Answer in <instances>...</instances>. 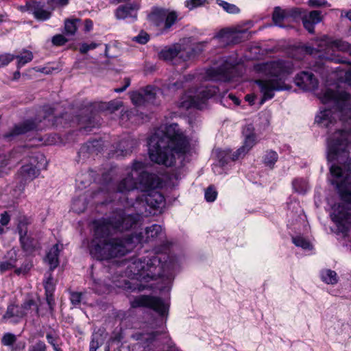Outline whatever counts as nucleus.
Listing matches in <instances>:
<instances>
[{
    "label": "nucleus",
    "mask_w": 351,
    "mask_h": 351,
    "mask_svg": "<svg viewBox=\"0 0 351 351\" xmlns=\"http://www.w3.org/2000/svg\"><path fill=\"white\" fill-rule=\"evenodd\" d=\"M167 10L161 8L154 7L149 14V20L160 21L165 18Z\"/></svg>",
    "instance_id": "nucleus-34"
},
{
    "label": "nucleus",
    "mask_w": 351,
    "mask_h": 351,
    "mask_svg": "<svg viewBox=\"0 0 351 351\" xmlns=\"http://www.w3.org/2000/svg\"><path fill=\"white\" fill-rule=\"evenodd\" d=\"M228 97L236 104L239 105L240 101L239 99L234 95L229 94Z\"/></svg>",
    "instance_id": "nucleus-64"
},
{
    "label": "nucleus",
    "mask_w": 351,
    "mask_h": 351,
    "mask_svg": "<svg viewBox=\"0 0 351 351\" xmlns=\"http://www.w3.org/2000/svg\"><path fill=\"white\" fill-rule=\"evenodd\" d=\"M351 49V45L346 42L340 40H332L325 36L317 44V48L306 47L301 50L305 51L306 53L316 55L319 53L318 57L322 59L334 61L335 62H345L339 58L333 56L336 50L341 51H349Z\"/></svg>",
    "instance_id": "nucleus-8"
},
{
    "label": "nucleus",
    "mask_w": 351,
    "mask_h": 351,
    "mask_svg": "<svg viewBox=\"0 0 351 351\" xmlns=\"http://www.w3.org/2000/svg\"><path fill=\"white\" fill-rule=\"evenodd\" d=\"M70 300L73 306H79L84 300V294L80 292H71Z\"/></svg>",
    "instance_id": "nucleus-39"
},
{
    "label": "nucleus",
    "mask_w": 351,
    "mask_h": 351,
    "mask_svg": "<svg viewBox=\"0 0 351 351\" xmlns=\"http://www.w3.org/2000/svg\"><path fill=\"white\" fill-rule=\"evenodd\" d=\"M304 27L309 33H313L315 29V23H303Z\"/></svg>",
    "instance_id": "nucleus-63"
},
{
    "label": "nucleus",
    "mask_w": 351,
    "mask_h": 351,
    "mask_svg": "<svg viewBox=\"0 0 351 351\" xmlns=\"http://www.w3.org/2000/svg\"><path fill=\"white\" fill-rule=\"evenodd\" d=\"M295 83L300 88L305 90L315 89L318 85V81L313 74L308 71H302L295 77Z\"/></svg>",
    "instance_id": "nucleus-15"
},
{
    "label": "nucleus",
    "mask_w": 351,
    "mask_h": 351,
    "mask_svg": "<svg viewBox=\"0 0 351 351\" xmlns=\"http://www.w3.org/2000/svg\"><path fill=\"white\" fill-rule=\"evenodd\" d=\"M158 90L152 86H148L143 90V93L138 91L130 93V99L132 104L136 106L144 104L145 101L153 103Z\"/></svg>",
    "instance_id": "nucleus-13"
},
{
    "label": "nucleus",
    "mask_w": 351,
    "mask_h": 351,
    "mask_svg": "<svg viewBox=\"0 0 351 351\" xmlns=\"http://www.w3.org/2000/svg\"><path fill=\"white\" fill-rule=\"evenodd\" d=\"M131 306L133 308L148 307L162 316L167 315L169 308V304L162 299L148 295H140L135 298L131 302Z\"/></svg>",
    "instance_id": "nucleus-10"
},
{
    "label": "nucleus",
    "mask_w": 351,
    "mask_h": 351,
    "mask_svg": "<svg viewBox=\"0 0 351 351\" xmlns=\"http://www.w3.org/2000/svg\"><path fill=\"white\" fill-rule=\"evenodd\" d=\"M75 24L76 23H65L64 29V34L65 36H71L75 34L77 29Z\"/></svg>",
    "instance_id": "nucleus-47"
},
{
    "label": "nucleus",
    "mask_w": 351,
    "mask_h": 351,
    "mask_svg": "<svg viewBox=\"0 0 351 351\" xmlns=\"http://www.w3.org/2000/svg\"><path fill=\"white\" fill-rule=\"evenodd\" d=\"M136 110H126L124 112H123L121 114V119L122 120H131L132 122H134L136 121V119H134L132 120V115H133L134 114V112H136Z\"/></svg>",
    "instance_id": "nucleus-59"
},
{
    "label": "nucleus",
    "mask_w": 351,
    "mask_h": 351,
    "mask_svg": "<svg viewBox=\"0 0 351 351\" xmlns=\"http://www.w3.org/2000/svg\"><path fill=\"white\" fill-rule=\"evenodd\" d=\"M330 12L334 13L335 15L340 14V19L341 20H348L351 22V9L350 10H339L334 9L331 10Z\"/></svg>",
    "instance_id": "nucleus-40"
},
{
    "label": "nucleus",
    "mask_w": 351,
    "mask_h": 351,
    "mask_svg": "<svg viewBox=\"0 0 351 351\" xmlns=\"http://www.w3.org/2000/svg\"><path fill=\"white\" fill-rule=\"evenodd\" d=\"M69 3V0H47V5L53 11L65 7Z\"/></svg>",
    "instance_id": "nucleus-37"
},
{
    "label": "nucleus",
    "mask_w": 351,
    "mask_h": 351,
    "mask_svg": "<svg viewBox=\"0 0 351 351\" xmlns=\"http://www.w3.org/2000/svg\"><path fill=\"white\" fill-rule=\"evenodd\" d=\"M294 191L299 193H305L308 190V184L306 180L297 178L293 181Z\"/></svg>",
    "instance_id": "nucleus-31"
},
{
    "label": "nucleus",
    "mask_w": 351,
    "mask_h": 351,
    "mask_svg": "<svg viewBox=\"0 0 351 351\" xmlns=\"http://www.w3.org/2000/svg\"><path fill=\"white\" fill-rule=\"evenodd\" d=\"M11 160V154L6 156L5 154H0V168L8 165Z\"/></svg>",
    "instance_id": "nucleus-60"
},
{
    "label": "nucleus",
    "mask_w": 351,
    "mask_h": 351,
    "mask_svg": "<svg viewBox=\"0 0 351 351\" xmlns=\"http://www.w3.org/2000/svg\"><path fill=\"white\" fill-rule=\"evenodd\" d=\"M205 199L207 202H214L217 197V192L213 186H209L205 191Z\"/></svg>",
    "instance_id": "nucleus-43"
},
{
    "label": "nucleus",
    "mask_w": 351,
    "mask_h": 351,
    "mask_svg": "<svg viewBox=\"0 0 351 351\" xmlns=\"http://www.w3.org/2000/svg\"><path fill=\"white\" fill-rule=\"evenodd\" d=\"M278 154L274 151H268L263 157V161L266 166L272 168L278 160Z\"/></svg>",
    "instance_id": "nucleus-33"
},
{
    "label": "nucleus",
    "mask_w": 351,
    "mask_h": 351,
    "mask_svg": "<svg viewBox=\"0 0 351 351\" xmlns=\"http://www.w3.org/2000/svg\"><path fill=\"white\" fill-rule=\"evenodd\" d=\"M25 315V312L19 305L10 304L8 306L3 318L11 322L17 323Z\"/></svg>",
    "instance_id": "nucleus-19"
},
{
    "label": "nucleus",
    "mask_w": 351,
    "mask_h": 351,
    "mask_svg": "<svg viewBox=\"0 0 351 351\" xmlns=\"http://www.w3.org/2000/svg\"><path fill=\"white\" fill-rule=\"evenodd\" d=\"M104 341V339L100 334H93L90 343V351H97V350L103 345Z\"/></svg>",
    "instance_id": "nucleus-36"
},
{
    "label": "nucleus",
    "mask_w": 351,
    "mask_h": 351,
    "mask_svg": "<svg viewBox=\"0 0 351 351\" xmlns=\"http://www.w3.org/2000/svg\"><path fill=\"white\" fill-rule=\"evenodd\" d=\"M254 71L259 75L268 76L270 79L255 81L263 95L261 104L274 97L276 91L289 89L285 83L287 77L293 73L291 62L282 60L261 62L254 65Z\"/></svg>",
    "instance_id": "nucleus-5"
},
{
    "label": "nucleus",
    "mask_w": 351,
    "mask_h": 351,
    "mask_svg": "<svg viewBox=\"0 0 351 351\" xmlns=\"http://www.w3.org/2000/svg\"><path fill=\"white\" fill-rule=\"evenodd\" d=\"M144 164L135 162L131 167L126 169V176L117 184V191L128 193L134 189L149 191L158 184L157 176L144 170Z\"/></svg>",
    "instance_id": "nucleus-7"
},
{
    "label": "nucleus",
    "mask_w": 351,
    "mask_h": 351,
    "mask_svg": "<svg viewBox=\"0 0 351 351\" xmlns=\"http://www.w3.org/2000/svg\"><path fill=\"white\" fill-rule=\"evenodd\" d=\"M37 128V124L31 120H27L21 124L15 125L12 131L5 134V138H10L16 135L25 134Z\"/></svg>",
    "instance_id": "nucleus-20"
},
{
    "label": "nucleus",
    "mask_w": 351,
    "mask_h": 351,
    "mask_svg": "<svg viewBox=\"0 0 351 351\" xmlns=\"http://www.w3.org/2000/svg\"><path fill=\"white\" fill-rule=\"evenodd\" d=\"M45 288L47 295H48V293L53 291V284L50 282L49 279L45 282Z\"/></svg>",
    "instance_id": "nucleus-62"
},
{
    "label": "nucleus",
    "mask_w": 351,
    "mask_h": 351,
    "mask_svg": "<svg viewBox=\"0 0 351 351\" xmlns=\"http://www.w3.org/2000/svg\"><path fill=\"white\" fill-rule=\"evenodd\" d=\"M116 18L118 20H125L131 18L136 19V14L132 5H124L119 6L115 12Z\"/></svg>",
    "instance_id": "nucleus-24"
},
{
    "label": "nucleus",
    "mask_w": 351,
    "mask_h": 351,
    "mask_svg": "<svg viewBox=\"0 0 351 351\" xmlns=\"http://www.w3.org/2000/svg\"><path fill=\"white\" fill-rule=\"evenodd\" d=\"M139 214H126L119 210L108 219L94 222V237L90 244V254L97 260H110L121 257L132 251L138 243L149 242L162 234L161 226L153 224L145 229V236L130 235L111 237L114 232H123L132 228L140 220Z\"/></svg>",
    "instance_id": "nucleus-2"
},
{
    "label": "nucleus",
    "mask_w": 351,
    "mask_h": 351,
    "mask_svg": "<svg viewBox=\"0 0 351 351\" xmlns=\"http://www.w3.org/2000/svg\"><path fill=\"white\" fill-rule=\"evenodd\" d=\"M19 306L20 308L23 309V311L25 312V315L27 314V313L32 308V306L36 308V313H38L37 306L33 300H27L21 306Z\"/></svg>",
    "instance_id": "nucleus-48"
},
{
    "label": "nucleus",
    "mask_w": 351,
    "mask_h": 351,
    "mask_svg": "<svg viewBox=\"0 0 351 351\" xmlns=\"http://www.w3.org/2000/svg\"><path fill=\"white\" fill-rule=\"evenodd\" d=\"M165 204L164 196L158 191H151L147 194H144L141 197H137L134 206L138 209V206H145L147 205L151 208L158 209L163 207ZM141 215L143 213L139 208Z\"/></svg>",
    "instance_id": "nucleus-12"
},
{
    "label": "nucleus",
    "mask_w": 351,
    "mask_h": 351,
    "mask_svg": "<svg viewBox=\"0 0 351 351\" xmlns=\"http://www.w3.org/2000/svg\"><path fill=\"white\" fill-rule=\"evenodd\" d=\"M31 160V162L23 165L20 171V174L25 182L34 180L38 176L40 173V166L38 163L35 164L36 160L35 158Z\"/></svg>",
    "instance_id": "nucleus-17"
},
{
    "label": "nucleus",
    "mask_w": 351,
    "mask_h": 351,
    "mask_svg": "<svg viewBox=\"0 0 351 351\" xmlns=\"http://www.w3.org/2000/svg\"><path fill=\"white\" fill-rule=\"evenodd\" d=\"M10 218L7 212H4L1 215L0 222L2 226H6L10 222Z\"/></svg>",
    "instance_id": "nucleus-61"
},
{
    "label": "nucleus",
    "mask_w": 351,
    "mask_h": 351,
    "mask_svg": "<svg viewBox=\"0 0 351 351\" xmlns=\"http://www.w3.org/2000/svg\"><path fill=\"white\" fill-rule=\"evenodd\" d=\"M60 251V245L55 244L46 255L45 261L48 263L51 269H54L59 264L58 256Z\"/></svg>",
    "instance_id": "nucleus-27"
},
{
    "label": "nucleus",
    "mask_w": 351,
    "mask_h": 351,
    "mask_svg": "<svg viewBox=\"0 0 351 351\" xmlns=\"http://www.w3.org/2000/svg\"><path fill=\"white\" fill-rule=\"evenodd\" d=\"M349 165L350 171V181L348 182L344 176L339 182H331L338 190L341 202L332 207L330 217L335 223L338 230L346 236L351 230V158Z\"/></svg>",
    "instance_id": "nucleus-6"
},
{
    "label": "nucleus",
    "mask_w": 351,
    "mask_h": 351,
    "mask_svg": "<svg viewBox=\"0 0 351 351\" xmlns=\"http://www.w3.org/2000/svg\"><path fill=\"white\" fill-rule=\"evenodd\" d=\"M15 266V261L10 260L6 261H2L0 263V271L4 272L8 271Z\"/></svg>",
    "instance_id": "nucleus-51"
},
{
    "label": "nucleus",
    "mask_w": 351,
    "mask_h": 351,
    "mask_svg": "<svg viewBox=\"0 0 351 351\" xmlns=\"http://www.w3.org/2000/svg\"><path fill=\"white\" fill-rule=\"evenodd\" d=\"M337 77L351 87V66L348 69L340 66L335 70ZM321 102L332 108L320 110L315 122L322 128H329L327 137V158L330 162L337 161L343 167L332 165L330 167V182H339L344 176L350 181L348 160L351 148V93L336 84L324 87L317 94Z\"/></svg>",
    "instance_id": "nucleus-1"
},
{
    "label": "nucleus",
    "mask_w": 351,
    "mask_h": 351,
    "mask_svg": "<svg viewBox=\"0 0 351 351\" xmlns=\"http://www.w3.org/2000/svg\"><path fill=\"white\" fill-rule=\"evenodd\" d=\"M34 3V1H28L26 2L25 5H19L17 7V8L19 10H20L22 12H29L32 13Z\"/></svg>",
    "instance_id": "nucleus-56"
},
{
    "label": "nucleus",
    "mask_w": 351,
    "mask_h": 351,
    "mask_svg": "<svg viewBox=\"0 0 351 351\" xmlns=\"http://www.w3.org/2000/svg\"><path fill=\"white\" fill-rule=\"evenodd\" d=\"M176 11L167 10L165 14V22H176L177 20H181Z\"/></svg>",
    "instance_id": "nucleus-44"
},
{
    "label": "nucleus",
    "mask_w": 351,
    "mask_h": 351,
    "mask_svg": "<svg viewBox=\"0 0 351 351\" xmlns=\"http://www.w3.org/2000/svg\"><path fill=\"white\" fill-rule=\"evenodd\" d=\"M247 35L243 31H232L230 29L221 30L217 36V38L222 39L227 43H238L240 40Z\"/></svg>",
    "instance_id": "nucleus-21"
},
{
    "label": "nucleus",
    "mask_w": 351,
    "mask_h": 351,
    "mask_svg": "<svg viewBox=\"0 0 351 351\" xmlns=\"http://www.w3.org/2000/svg\"><path fill=\"white\" fill-rule=\"evenodd\" d=\"M256 136L246 137L244 139L243 145L232 154H230L229 152H223L222 154L224 153L225 156L232 160H238L239 158L243 157L256 145ZM227 162L228 159H226L225 162Z\"/></svg>",
    "instance_id": "nucleus-16"
},
{
    "label": "nucleus",
    "mask_w": 351,
    "mask_h": 351,
    "mask_svg": "<svg viewBox=\"0 0 351 351\" xmlns=\"http://www.w3.org/2000/svg\"><path fill=\"white\" fill-rule=\"evenodd\" d=\"M243 134L245 138L256 136V134L254 132V128L252 125H247L243 128Z\"/></svg>",
    "instance_id": "nucleus-57"
},
{
    "label": "nucleus",
    "mask_w": 351,
    "mask_h": 351,
    "mask_svg": "<svg viewBox=\"0 0 351 351\" xmlns=\"http://www.w3.org/2000/svg\"><path fill=\"white\" fill-rule=\"evenodd\" d=\"M293 243L297 246L304 250H311V243L302 236H297L292 238Z\"/></svg>",
    "instance_id": "nucleus-35"
},
{
    "label": "nucleus",
    "mask_w": 351,
    "mask_h": 351,
    "mask_svg": "<svg viewBox=\"0 0 351 351\" xmlns=\"http://www.w3.org/2000/svg\"><path fill=\"white\" fill-rule=\"evenodd\" d=\"M175 268L174 259L165 254H153L144 258H134L127 268V274L133 279L141 282L138 291L152 288V285H145L158 277L164 276L165 272L169 276H172L171 271Z\"/></svg>",
    "instance_id": "nucleus-4"
},
{
    "label": "nucleus",
    "mask_w": 351,
    "mask_h": 351,
    "mask_svg": "<svg viewBox=\"0 0 351 351\" xmlns=\"http://www.w3.org/2000/svg\"><path fill=\"white\" fill-rule=\"evenodd\" d=\"M46 338H47V342L52 346V347L55 351H57L58 350L60 349L58 344V341L59 339L58 336L53 335L51 333H47L46 335Z\"/></svg>",
    "instance_id": "nucleus-42"
},
{
    "label": "nucleus",
    "mask_w": 351,
    "mask_h": 351,
    "mask_svg": "<svg viewBox=\"0 0 351 351\" xmlns=\"http://www.w3.org/2000/svg\"><path fill=\"white\" fill-rule=\"evenodd\" d=\"M158 335L157 332H152L147 334L146 337L143 338L145 342L143 343L144 347H148L150 343H152L156 339V337Z\"/></svg>",
    "instance_id": "nucleus-58"
},
{
    "label": "nucleus",
    "mask_w": 351,
    "mask_h": 351,
    "mask_svg": "<svg viewBox=\"0 0 351 351\" xmlns=\"http://www.w3.org/2000/svg\"><path fill=\"white\" fill-rule=\"evenodd\" d=\"M149 39V36L146 32H141L137 36L134 38V40L141 44H145Z\"/></svg>",
    "instance_id": "nucleus-54"
},
{
    "label": "nucleus",
    "mask_w": 351,
    "mask_h": 351,
    "mask_svg": "<svg viewBox=\"0 0 351 351\" xmlns=\"http://www.w3.org/2000/svg\"><path fill=\"white\" fill-rule=\"evenodd\" d=\"M182 51L180 44H175L169 47H165L158 53V58L163 60H171Z\"/></svg>",
    "instance_id": "nucleus-23"
},
{
    "label": "nucleus",
    "mask_w": 351,
    "mask_h": 351,
    "mask_svg": "<svg viewBox=\"0 0 351 351\" xmlns=\"http://www.w3.org/2000/svg\"><path fill=\"white\" fill-rule=\"evenodd\" d=\"M135 145L136 142L133 139L128 138L123 140L119 143L114 154L117 157L127 156L132 152Z\"/></svg>",
    "instance_id": "nucleus-26"
},
{
    "label": "nucleus",
    "mask_w": 351,
    "mask_h": 351,
    "mask_svg": "<svg viewBox=\"0 0 351 351\" xmlns=\"http://www.w3.org/2000/svg\"><path fill=\"white\" fill-rule=\"evenodd\" d=\"M173 23H152V29L154 30H159L156 32V35H159L168 32Z\"/></svg>",
    "instance_id": "nucleus-38"
},
{
    "label": "nucleus",
    "mask_w": 351,
    "mask_h": 351,
    "mask_svg": "<svg viewBox=\"0 0 351 351\" xmlns=\"http://www.w3.org/2000/svg\"><path fill=\"white\" fill-rule=\"evenodd\" d=\"M152 161L167 167L176 162V155H183L190 149L189 138L176 123L158 129L148 141Z\"/></svg>",
    "instance_id": "nucleus-3"
},
{
    "label": "nucleus",
    "mask_w": 351,
    "mask_h": 351,
    "mask_svg": "<svg viewBox=\"0 0 351 351\" xmlns=\"http://www.w3.org/2000/svg\"><path fill=\"white\" fill-rule=\"evenodd\" d=\"M303 12L300 14L298 19H302V22H322L324 20L322 12L319 10H312L308 12L307 10L301 8Z\"/></svg>",
    "instance_id": "nucleus-25"
},
{
    "label": "nucleus",
    "mask_w": 351,
    "mask_h": 351,
    "mask_svg": "<svg viewBox=\"0 0 351 351\" xmlns=\"http://www.w3.org/2000/svg\"><path fill=\"white\" fill-rule=\"evenodd\" d=\"M46 344L43 341H38L29 348V351H46Z\"/></svg>",
    "instance_id": "nucleus-55"
},
{
    "label": "nucleus",
    "mask_w": 351,
    "mask_h": 351,
    "mask_svg": "<svg viewBox=\"0 0 351 351\" xmlns=\"http://www.w3.org/2000/svg\"><path fill=\"white\" fill-rule=\"evenodd\" d=\"M16 337L11 333H6L2 338V343L4 346H12L16 341Z\"/></svg>",
    "instance_id": "nucleus-50"
},
{
    "label": "nucleus",
    "mask_w": 351,
    "mask_h": 351,
    "mask_svg": "<svg viewBox=\"0 0 351 351\" xmlns=\"http://www.w3.org/2000/svg\"><path fill=\"white\" fill-rule=\"evenodd\" d=\"M123 106V102L121 101L115 100L111 101L108 104V110L111 112L119 110Z\"/></svg>",
    "instance_id": "nucleus-53"
},
{
    "label": "nucleus",
    "mask_w": 351,
    "mask_h": 351,
    "mask_svg": "<svg viewBox=\"0 0 351 351\" xmlns=\"http://www.w3.org/2000/svg\"><path fill=\"white\" fill-rule=\"evenodd\" d=\"M99 45L95 43L90 44L82 43L80 47V52L82 54L86 53L90 50H93L97 48Z\"/></svg>",
    "instance_id": "nucleus-49"
},
{
    "label": "nucleus",
    "mask_w": 351,
    "mask_h": 351,
    "mask_svg": "<svg viewBox=\"0 0 351 351\" xmlns=\"http://www.w3.org/2000/svg\"><path fill=\"white\" fill-rule=\"evenodd\" d=\"M209 0H185L184 6L189 11L203 8L209 4Z\"/></svg>",
    "instance_id": "nucleus-29"
},
{
    "label": "nucleus",
    "mask_w": 351,
    "mask_h": 351,
    "mask_svg": "<svg viewBox=\"0 0 351 351\" xmlns=\"http://www.w3.org/2000/svg\"><path fill=\"white\" fill-rule=\"evenodd\" d=\"M308 5L310 7H330V4L326 0H308Z\"/></svg>",
    "instance_id": "nucleus-52"
},
{
    "label": "nucleus",
    "mask_w": 351,
    "mask_h": 351,
    "mask_svg": "<svg viewBox=\"0 0 351 351\" xmlns=\"http://www.w3.org/2000/svg\"><path fill=\"white\" fill-rule=\"evenodd\" d=\"M52 10L46 4L38 0H34L32 14L37 20L47 21L51 16Z\"/></svg>",
    "instance_id": "nucleus-18"
},
{
    "label": "nucleus",
    "mask_w": 351,
    "mask_h": 351,
    "mask_svg": "<svg viewBox=\"0 0 351 351\" xmlns=\"http://www.w3.org/2000/svg\"><path fill=\"white\" fill-rule=\"evenodd\" d=\"M15 58L18 60L17 67L20 69L32 60L33 54L31 51L25 50L20 56H15Z\"/></svg>",
    "instance_id": "nucleus-32"
},
{
    "label": "nucleus",
    "mask_w": 351,
    "mask_h": 351,
    "mask_svg": "<svg viewBox=\"0 0 351 351\" xmlns=\"http://www.w3.org/2000/svg\"><path fill=\"white\" fill-rule=\"evenodd\" d=\"M320 277L323 282L328 285H335L338 282L337 273L331 269H323L321 271Z\"/></svg>",
    "instance_id": "nucleus-28"
},
{
    "label": "nucleus",
    "mask_w": 351,
    "mask_h": 351,
    "mask_svg": "<svg viewBox=\"0 0 351 351\" xmlns=\"http://www.w3.org/2000/svg\"><path fill=\"white\" fill-rule=\"evenodd\" d=\"M216 3L228 14H237L240 13V9L234 4L223 0H216Z\"/></svg>",
    "instance_id": "nucleus-30"
},
{
    "label": "nucleus",
    "mask_w": 351,
    "mask_h": 351,
    "mask_svg": "<svg viewBox=\"0 0 351 351\" xmlns=\"http://www.w3.org/2000/svg\"><path fill=\"white\" fill-rule=\"evenodd\" d=\"M29 223L28 219L22 217L18 224V231L20 236V242L23 250L31 254L34 251L40 248L39 242L33 238L27 231V225Z\"/></svg>",
    "instance_id": "nucleus-11"
},
{
    "label": "nucleus",
    "mask_w": 351,
    "mask_h": 351,
    "mask_svg": "<svg viewBox=\"0 0 351 351\" xmlns=\"http://www.w3.org/2000/svg\"><path fill=\"white\" fill-rule=\"evenodd\" d=\"M238 64L237 60H226L223 69H220V73L217 75V71L215 69L208 71V77L212 80H221L226 77L228 70L233 69Z\"/></svg>",
    "instance_id": "nucleus-22"
},
{
    "label": "nucleus",
    "mask_w": 351,
    "mask_h": 351,
    "mask_svg": "<svg viewBox=\"0 0 351 351\" xmlns=\"http://www.w3.org/2000/svg\"><path fill=\"white\" fill-rule=\"evenodd\" d=\"M14 58L15 56L11 53L0 54V68L8 65Z\"/></svg>",
    "instance_id": "nucleus-41"
},
{
    "label": "nucleus",
    "mask_w": 351,
    "mask_h": 351,
    "mask_svg": "<svg viewBox=\"0 0 351 351\" xmlns=\"http://www.w3.org/2000/svg\"><path fill=\"white\" fill-rule=\"evenodd\" d=\"M32 267V263L30 261L25 262L21 267L14 270V273L17 275L25 274L27 273Z\"/></svg>",
    "instance_id": "nucleus-46"
},
{
    "label": "nucleus",
    "mask_w": 351,
    "mask_h": 351,
    "mask_svg": "<svg viewBox=\"0 0 351 351\" xmlns=\"http://www.w3.org/2000/svg\"><path fill=\"white\" fill-rule=\"evenodd\" d=\"M68 40L69 39L62 34H56L53 36L51 39V42L55 46H62L67 43Z\"/></svg>",
    "instance_id": "nucleus-45"
},
{
    "label": "nucleus",
    "mask_w": 351,
    "mask_h": 351,
    "mask_svg": "<svg viewBox=\"0 0 351 351\" xmlns=\"http://www.w3.org/2000/svg\"><path fill=\"white\" fill-rule=\"evenodd\" d=\"M217 90L216 87L210 85H202L197 88L191 89L182 96L178 106L184 109L191 107L202 109L206 101L215 95Z\"/></svg>",
    "instance_id": "nucleus-9"
},
{
    "label": "nucleus",
    "mask_w": 351,
    "mask_h": 351,
    "mask_svg": "<svg viewBox=\"0 0 351 351\" xmlns=\"http://www.w3.org/2000/svg\"><path fill=\"white\" fill-rule=\"evenodd\" d=\"M302 12L300 8L294 7L282 9L279 6H276L274 8L272 14V21L273 22H280L289 19H298Z\"/></svg>",
    "instance_id": "nucleus-14"
}]
</instances>
